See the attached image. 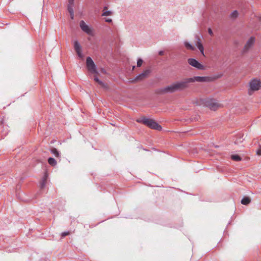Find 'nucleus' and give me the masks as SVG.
<instances>
[{"label": "nucleus", "instance_id": "1", "mask_svg": "<svg viewBox=\"0 0 261 261\" xmlns=\"http://www.w3.org/2000/svg\"><path fill=\"white\" fill-rule=\"evenodd\" d=\"M189 84L188 79L187 78L182 81L174 82L166 87L162 88L158 90L157 93L160 94H164L182 91L188 88Z\"/></svg>", "mask_w": 261, "mask_h": 261}, {"label": "nucleus", "instance_id": "2", "mask_svg": "<svg viewBox=\"0 0 261 261\" xmlns=\"http://www.w3.org/2000/svg\"><path fill=\"white\" fill-rule=\"evenodd\" d=\"M86 67L88 70L92 74H94V80L96 82L98 85L103 88H107V84H105L104 83L100 81L97 77V75L99 74L97 72L96 66L92 60V59L88 57L86 59Z\"/></svg>", "mask_w": 261, "mask_h": 261}, {"label": "nucleus", "instance_id": "3", "mask_svg": "<svg viewBox=\"0 0 261 261\" xmlns=\"http://www.w3.org/2000/svg\"><path fill=\"white\" fill-rule=\"evenodd\" d=\"M201 101L205 106L209 108L211 110L216 111L218 109L222 108V105L217 100L211 98H206L201 99Z\"/></svg>", "mask_w": 261, "mask_h": 261}, {"label": "nucleus", "instance_id": "4", "mask_svg": "<svg viewBox=\"0 0 261 261\" xmlns=\"http://www.w3.org/2000/svg\"><path fill=\"white\" fill-rule=\"evenodd\" d=\"M261 89V81L257 79H253L248 83V94L251 95L253 93Z\"/></svg>", "mask_w": 261, "mask_h": 261}, {"label": "nucleus", "instance_id": "5", "mask_svg": "<svg viewBox=\"0 0 261 261\" xmlns=\"http://www.w3.org/2000/svg\"><path fill=\"white\" fill-rule=\"evenodd\" d=\"M137 121L138 122L142 123L143 124L152 129L159 130L162 129L161 126L156 123L154 120L151 119L143 117L137 119Z\"/></svg>", "mask_w": 261, "mask_h": 261}, {"label": "nucleus", "instance_id": "6", "mask_svg": "<svg viewBox=\"0 0 261 261\" xmlns=\"http://www.w3.org/2000/svg\"><path fill=\"white\" fill-rule=\"evenodd\" d=\"M189 83H194L195 82L199 83H208L212 82L214 79L210 76H194L193 77L188 78Z\"/></svg>", "mask_w": 261, "mask_h": 261}, {"label": "nucleus", "instance_id": "7", "mask_svg": "<svg viewBox=\"0 0 261 261\" xmlns=\"http://www.w3.org/2000/svg\"><path fill=\"white\" fill-rule=\"evenodd\" d=\"M188 63L191 66L195 67L196 68L199 69V70H204L205 67L203 65H202L201 64H200L198 61L196 60L193 59V58H190L188 60Z\"/></svg>", "mask_w": 261, "mask_h": 261}, {"label": "nucleus", "instance_id": "8", "mask_svg": "<svg viewBox=\"0 0 261 261\" xmlns=\"http://www.w3.org/2000/svg\"><path fill=\"white\" fill-rule=\"evenodd\" d=\"M80 27L82 30L89 35H93L92 29L84 21L81 20L80 22Z\"/></svg>", "mask_w": 261, "mask_h": 261}, {"label": "nucleus", "instance_id": "9", "mask_svg": "<svg viewBox=\"0 0 261 261\" xmlns=\"http://www.w3.org/2000/svg\"><path fill=\"white\" fill-rule=\"evenodd\" d=\"M150 72H151V71L149 69H147L144 70L142 73L140 74L139 75H138L135 78V81H142V80L145 79L149 75Z\"/></svg>", "mask_w": 261, "mask_h": 261}, {"label": "nucleus", "instance_id": "10", "mask_svg": "<svg viewBox=\"0 0 261 261\" xmlns=\"http://www.w3.org/2000/svg\"><path fill=\"white\" fill-rule=\"evenodd\" d=\"M255 38L254 37H250L247 41L244 47V51H247L254 44Z\"/></svg>", "mask_w": 261, "mask_h": 261}, {"label": "nucleus", "instance_id": "11", "mask_svg": "<svg viewBox=\"0 0 261 261\" xmlns=\"http://www.w3.org/2000/svg\"><path fill=\"white\" fill-rule=\"evenodd\" d=\"M74 48L78 56L80 58H83V55L82 53V47L77 41H74Z\"/></svg>", "mask_w": 261, "mask_h": 261}, {"label": "nucleus", "instance_id": "12", "mask_svg": "<svg viewBox=\"0 0 261 261\" xmlns=\"http://www.w3.org/2000/svg\"><path fill=\"white\" fill-rule=\"evenodd\" d=\"M196 39H197V41H196V45L198 47V48L199 49V51H200V53H201V54L204 56V48H203V46L202 44V43H201V40H200V38L199 36H197L196 37Z\"/></svg>", "mask_w": 261, "mask_h": 261}, {"label": "nucleus", "instance_id": "13", "mask_svg": "<svg viewBox=\"0 0 261 261\" xmlns=\"http://www.w3.org/2000/svg\"><path fill=\"white\" fill-rule=\"evenodd\" d=\"M47 175L45 174L40 182V186L41 189L43 188L46 184Z\"/></svg>", "mask_w": 261, "mask_h": 261}, {"label": "nucleus", "instance_id": "14", "mask_svg": "<svg viewBox=\"0 0 261 261\" xmlns=\"http://www.w3.org/2000/svg\"><path fill=\"white\" fill-rule=\"evenodd\" d=\"M251 201L250 198L248 197H244L241 200V203L244 205L248 204Z\"/></svg>", "mask_w": 261, "mask_h": 261}, {"label": "nucleus", "instance_id": "15", "mask_svg": "<svg viewBox=\"0 0 261 261\" xmlns=\"http://www.w3.org/2000/svg\"><path fill=\"white\" fill-rule=\"evenodd\" d=\"M185 47L187 48V49L191 50H194L195 48L192 46L191 44H190L188 42H185L184 43Z\"/></svg>", "mask_w": 261, "mask_h": 261}, {"label": "nucleus", "instance_id": "16", "mask_svg": "<svg viewBox=\"0 0 261 261\" xmlns=\"http://www.w3.org/2000/svg\"><path fill=\"white\" fill-rule=\"evenodd\" d=\"M48 163L50 165H51L52 166H55L57 164L56 161L53 158H48Z\"/></svg>", "mask_w": 261, "mask_h": 261}, {"label": "nucleus", "instance_id": "17", "mask_svg": "<svg viewBox=\"0 0 261 261\" xmlns=\"http://www.w3.org/2000/svg\"><path fill=\"white\" fill-rule=\"evenodd\" d=\"M107 9V8L106 7H105L104 8L103 13L102 14V16H109L112 14V12H111L110 11H107V10H106Z\"/></svg>", "mask_w": 261, "mask_h": 261}, {"label": "nucleus", "instance_id": "18", "mask_svg": "<svg viewBox=\"0 0 261 261\" xmlns=\"http://www.w3.org/2000/svg\"><path fill=\"white\" fill-rule=\"evenodd\" d=\"M231 158L232 160L235 161H240L241 160V158L238 155H232Z\"/></svg>", "mask_w": 261, "mask_h": 261}, {"label": "nucleus", "instance_id": "19", "mask_svg": "<svg viewBox=\"0 0 261 261\" xmlns=\"http://www.w3.org/2000/svg\"><path fill=\"white\" fill-rule=\"evenodd\" d=\"M51 152L55 154V155L56 156V157H59V152L58 151V150H57V149L55 148H53L51 149Z\"/></svg>", "mask_w": 261, "mask_h": 261}, {"label": "nucleus", "instance_id": "20", "mask_svg": "<svg viewBox=\"0 0 261 261\" xmlns=\"http://www.w3.org/2000/svg\"><path fill=\"white\" fill-rule=\"evenodd\" d=\"M238 12L237 10L233 11L230 15L231 17L233 18H237L238 17Z\"/></svg>", "mask_w": 261, "mask_h": 261}, {"label": "nucleus", "instance_id": "21", "mask_svg": "<svg viewBox=\"0 0 261 261\" xmlns=\"http://www.w3.org/2000/svg\"><path fill=\"white\" fill-rule=\"evenodd\" d=\"M143 62V61L141 59H139L137 63V67H140L142 65Z\"/></svg>", "mask_w": 261, "mask_h": 261}, {"label": "nucleus", "instance_id": "22", "mask_svg": "<svg viewBox=\"0 0 261 261\" xmlns=\"http://www.w3.org/2000/svg\"><path fill=\"white\" fill-rule=\"evenodd\" d=\"M72 6H73V5H68V12H69V13H72L74 12L73 9L72 8Z\"/></svg>", "mask_w": 261, "mask_h": 261}, {"label": "nucleus", "instance_id": "23", "mask_svg": "<svg viewBox=\"0 0 261 261\" xmlns=\"http://www.w3.org/2000/svg\"><path fill=\"white\" fill-rule=\"evenodd\" d=\"M69 231H67V232H63L61 234V236L62 237H65V236H68L69 234Z\"/></svg>", "mask_w": 261, "mask_h": 261}, {"label": "nucleus", "instance_id": "24", "mask_svg": "<svg viewBox=\"0 0 261 261\" xmlns=\"http://www.w3.org/2000/svg\"><path fill=\"white\" fill-rule=\"evenodd\" d=\"M242 140L241 138H240L239 139H237L235 141V144H239L240 143L242 142Z\"/></svg>", "mask_w": 261, "mask_h": 261}, {"label": "nucleus", "instance_id": "25", "mask_svg": "<svg viewBox=\"0 0 261 261\" xmlns=\"http://www.w3.org/2000/svg\"><path fill=\"white\" fill-rule=\"evenodd\" d=\"M208 34H209L210 35H211V36H213V31H212V29H210V28H209V29H208Z\"/></svg>", "mask_w": 261, "mask_h": 261}, {"label": "nucleus", "instance_id": "26", "mask_svg": "<svg viewBox=\"0 0 261 261\" xmlns=\"http://www.w3.org/2000/svg\"><path fill=\"white\" fill-rule=\"evenodd\" d=\"M74 3V0H69V5H73Z\"/></svg>", "mask_w": 261, "mask_h": 261}, {"label": "nucleus", "instance_id": "27", "mask_svg": "<svg viewBox=\"0 0 261 261\" xmlns=\"http://www.w3.org/2000/svg\"><path fill=\"white\" fill-rule=\"evenodd\" d=\"M70 14L71 18L72 19H73L74 18V12H73L72 13H70Z\"/></svg>", "mask_w": 261, "mask_h": 261}, {"label": "nucleus", "instance_id": "28", "mask_svg": "<svg viewBox=\"0 0 261 261\" xmlns=\"http://www.w3.org/2000/svg\"><path fill=\"white\" fill-rule=\"evenodd\" d=\"M106 21L108 22H112V19L110 18H107V19H106Z\"/></svg>", "mask_w": 261, "mask_h": 261}, {"label": "nucleus", "instance_id": "29", "mask_svg": "<svg viewBox=\"0 0 261 261\" xmlns=\"http://www.w3.org/2000/svg\"><path fill=\"white\" fill-rule=\"evenodd\" d=\"M257 154L258 155H261V150H258L257 152Z\"/></svg>", "mask_w": 261, "mask_h": 261}, {"label": "nucleus", "instance_id": "30", "mask_svg": "<svg viewBox=\"0 0 261 261\" xmlns=\"http://www.w3.org/2000/svg\"><path fill=\"white\" fill-rule=\"evenodd\" d=\"M164 54V52L163 51H161L159 52V55H163Z\"/></svg>", "mask_w": 261, "mask_h": 261}, {"label": "nucleus", "instance_id": "31", "mask_svg": "<svg viewBox=\"0 0 261 261\" xmlns=\"http://www.w3.org/2000/svg\"><path fill=\"white\" fill-rule=\"evenodd\" d=\"M101 72H102V73H106V71H105V70H104V69H102L101 70Z\"/></svg>", "mask_w": 261, "mask_h": 261}, {"label": "nucleus", "instance_id": "32", "mask_svg": "<svg viewBox=\"0 0 261 261\" xmlns=\"http://www.w3.org/2000/svg\"><path fill=\"white\" fill-rule=\"evenodd\" d=\"M259 20H261V16H259Z\"/></svg>", "mask_w": 261, "mask_h": 261}, {"label": "nucleus", "instance_id": "33", "mask_svg": "<svg viewBox=\"0 0 261 261\" xmlns=\"http://www.w3.org/2000/svg\"><path fill=\"white\" fill-rule=\"evenodd\" d=\"M135 67V66H133V69H134Z\"/></svg>", "mask_w": 261, "mask_h": 261}]
</instances>
